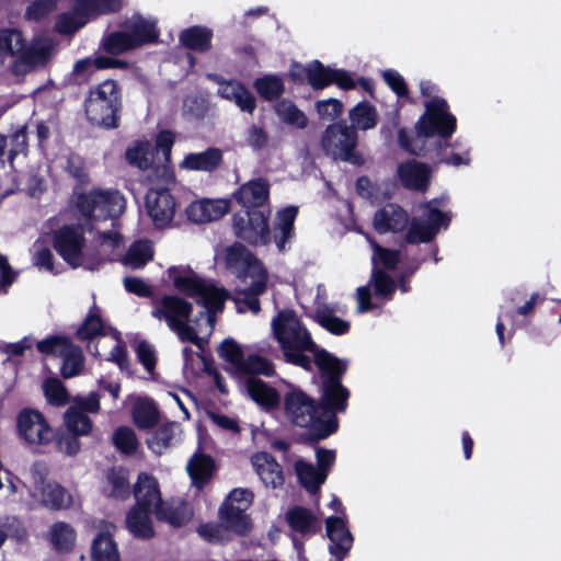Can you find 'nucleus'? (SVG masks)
<instances>
[{
	"instance_id": "obj_1",
	"label": "nucleus",
	"mask_w": 561,
	"mask_h": 561,
	"mask_svg": "<svg viewBox=\"0 0 561 561\" xmlns=\"http://www.w3.org/2000/svg\"><path fill=\"white\" fill-rule=\"evenodd\" d=\"M167 273L173 287L203 305L205 311L201 312L195 325H190L187 320L192 305L181 297L167 295L153 302L151 314L164 321L182 342L202 347L214 330L216 313L222 311L229 295L222 287L199 277L188 266H172Z\"/></svg>"
},
{
	"instance_id": "obj_2",
	"label": "nucleus",
	"mask_w": 561,
	"mask_h": 561,
	"mask_svg": "<svg viewBox=\"0 0 561 561\" xmlns=\"http://www.w3.org/2000/svg\"><path fill=\"white\" fill-rule=\"evenodd\" d=\"M343 373L322 374L325 377L321 412L318 413L314 401L297 388H290L284 397L286 417L295 425L310 427L318 438H325L337 428V411H343L348 398L347 390L340 383Z\"/></svg>"
},
{
	"instance_id": "obj_3",
	"label": "nucleus",
	"mask_w": 561,
	"mask_h": 561,
	"mask_svg": "<svg viewBox=\"0 0 561 561\" xmlns=\"http://www.w3.org/2000/svg\"><path fill=\"white\" fill-rule=\"evenodd\" d=\"M271 327L286 362L309 370L312 363L308 355L310 354L322 374L345 371L346 364L327 351L320 350L294 311H279L272 320Z\"/></svg>"
},
{
	"instance_id": "obj_4",
	"label": "nucleus",
	"mask_w": 561,
	"mask_h": 561,
	"mask_svg": "<svg viewBox=\"0 0 561 561\" xmlns=\"http://www.w3.org/2000/svg\"><path fill=\"white\" fill-rule=\"evenodd\" d=\"M216 260L244 283L245 287L236 299L237 310L257 313L260 311L257 296L266 290L267 282V272L263 264L240 243L218 251Z\"/></svg>"
},
{
	"instance_id": "obj_5",
	"label": "nucleus",
	"mask_w": 561,
	"mask_h": 561,
	"mask_svg": "<svg viewBox=\"0 0 561 561\" xmlns=\"http://www.w3.org/2000/svg\"><path fill=\"white\" fill-rule=\"evenodd\" d=\"M457 118L450 112L447 101L440 96H434L424 102V113L415 124L416 139L411 141L404 129L399 131V144L407 151L417 154L423 147L417 142L420 138L437 136L447 141L456 131Z\"/></svg>"
},
{
	"instance_id": "obj_6",
	"label": "nucleus",
	"mask_w": 561,
	"mask_h": 561,
	"mask_svg": "<svg viewBox=\"0 0 561 561\" xmlns=\"http://www.w3.org/2000/svg\"><path fill=\"white\" fill-rule=\"evenodd\" d=\"M173 144L174 135L169 130H162L157 135L154 142L147 139L134 141L125 152L126 160L139 170H151L158 181L170 183L174 179L170 168Z\"/></svg>"
},
{
	"instance_id": "obj_7",
	"label": "nucleus",
	"mask_w": 561,
	"mask_h": 561,
	"mask_svg": "<svg viewBox=\"0 0 561 561\" xmlns=\"http://www.w3.org/2000/svg\"><path fill=\"white\" fill-rule=\"evenodd\" d=\"M53 51L54 44L49 38H37L26 46L19 31H0V66L4 64L8 56L14 57L12 71L18 76L44 66Z\"/></svg>"
},
{
	"instance_id": "obj_8",
	"label": "nucleus",
	"mask_w": 561,
	"mask_h": 561,
	"mask_svg": "<svg viewBox=\"0 0 561 561\" xmlns=\"http://www.w3.org/2000/svg\"><path fill=\"white\" fill-rule=\"evenodd\" d=\"M366 238L370 242L374 250V254L371 256V284L374 285L376 298L373 299L369 287H358L356 290V310L358 313H364L379 307L381 304L379 300L387 299L393 293L394 282L389 276H387L381 271V268L393 270L399 262L398 251L383 249L370 240L368 236H366Z\"/></svg>"
},
{
	"instance_id": "obj_9",
	"label": "nucleus",
	"mask_w": 561,
	"mask_h": 561,
	"mask_svg": "<svg viewBox=\"0 0 561 561\" xmlns=\"http://www.w3.org/2000/svg\"><path fill=\"white\" fill-rule=\"evenodd\" d=\"M124 196L115 190L93 188L77 195L76 208L89 229L107 219H115L125 211Z\"/></svg>"
},
{
	"instance_id": "obj_10",
	"label": "nucleus",
	"mask_w": 561,
	"mask_h": 561,
	"mask_svg": "<svg viewBox=\"0 0 561 561\" xmlns=\"http://www.w3.org/2000/svg\"><path fill=\"white\" fill-rule=\"evenodd\" d=\"M121 107V94L113 80H105L93 88L85 102L88 119L99 126L115 127Z\"/></svg>"
},
{
	"instance_id": "obj_11",
	"label": "nucleus",
	"mask_w": 561,
	"mask_h": 561,
	"mask_svg": "<svg viewBox=\"0 0 561 561\" xmlns=\"http://www.w3.org/2000/svg\"><path fill=\"white\" fill-rule=\"evenodd\" d=\"M125 31L114 32L103 39L105 51L118 55L154 41L158 36L156 22L141 15H133L125 24Z\"/></svg>"
},
{
	"instance_id": "obj_12",
	"label": "nucleus",
	"mask_w": 561,
	"mask_h": 561,
	"mask_svg": "<svg viewBox=\"0 0 561 561\" xmlns=\"http://www.w3.org/2000/svg\"><path fill=\"white\" fill-rule=\"evenodd\" d=\"M446 205V198L442 197L433 199L422 206L423 216L425 220L413 218L405 240L409 243H425L430 242L438 232L440 228L447 227L451 216L448 211L443 210Z\"/></svg>"
},
{
	"instance_id": "obj_13",
	"label": "nucleus",
	"mask_w": 561,
	"mask_h": 561,
	"mask_svg": "<svg viewBox=\"0 0 561 561\" xmlns=\"http://www.w3.org/2000/svg\"><path fill=\"white\" fill-rule=\"evenodd\" d=\"M254 495L248 489H234L227 496L220 508V519L227 529L245 535L251 529V520L247 511L252 505Z\"/></svg>"
},
{
	"instance_id": "obj_14",
	"label": "nucleus",
	"mask_w": 561,
	"mask_h": 561,
	"mask_svg": "<svg viewBox=\"0 0 561 561\" xmlns=\"http://www.w3.org/2000/svg\"><path fill=\"white\" fill-rule=\"evenodd\" d=\"M357 133L345 124H332L327 127L322 136V147L334 159L351 163H359L355 152Z\"/></svg>"
},
{
	"instance_id": "obj_15",
	"label": "nucleus",
	"mask_w": 561,
	"mask_h": 561,
	"mask_svg": "<svg viewBox=\"0 0 561 561\" xmlns=\"http://www.w3.org/2000/svg\"><path fill=\"white\" fill-rule=\"evenodd\" d=\"M37 348L42 354L54 355L62 358L61 375L65 378H72L79 375L83 368V354L81 350L75 346L67 337L49 336L37 343Z\"/></svg>"
},
{
	"instance_id": "obj_16",
	"label": "nucleus",
	"mask_w": 561,
	"mask_h": 561,
	"mask_svg": "<svg viewBox=\"0 0 561 561\" xmlns=\"http://www.w3.org/2000/svg\"><path fill=\"white\" fill-rule=\"evenodd\" d=\"M19 436L30 445L45 446L55 438V432L42 412L25 408L16 416Z\"/></svg>"
},
{
	"instance_id": "obj_17",
	"label": "nucleus",
	"mask_w": 561,
	"mask_h": 561,
	"mask_svg": "<svg viewBox=\"0 0 561 561\" xmlns=\"http://www.w3.org/2000/svg\"><path fill=\"white\" fill-rule=\"evenodd\" d=\"M55 249L72 267L95 268L85 257V240L81 228L65 226L59 229L55 236Z\"/></svg>"
},
{
	"instance_id": "obj_18",
	"label": "nucleus",
	"mask_w": 561,
	"mask_h": 561,
	"mask_svg": "<svg viewBox=\"0 0 561 561\" xmlns=\"http://www.w3.org/2000/svg\"><path fill=\"white\" fill-rule=\"evenodd\" d=\"M31 495L41 504L53 510H67L73 503L72 495L60 484L48 480L43 472L35 470Z\"/></svg>"
},
{
	"instance_id": "obj_19",
	"label": "nucleus",
	"mask_w": 561,
	"mask_h": 561,
	"mask_svg": "<svg viewBox=\"0 0 561 561\" xmlns=\"http://www.w3.org/2000/svg\"><path fill=\"white\" fill-rule=\"evenodd\" d=\"M308 83L316 90L324 89L334 83L342 90H352L356 87V80L352 72L324 66L319 60H312L307 65Z\"/></svg>"
},
{
	"instance_id": "obj_20",
	"label": "nucleus",
	"mask_w": 561,
	"mask_h": 561,
	"mask_svg": "<svg viewBox=\"0 0 561 561\" xmlns=\"http://www.w3.org/2000/svg\"><path fill=\"white\" fill-rule=\"evenodd\" d=\"M146 209L154 227L167 228L176 213L175 199L165 188H150L146 195Z\"/></svg>"
},
{
	"instance_id": "obj_21",
	"label": "nucleus",
	"mask_w": 561,
	"mask_h": 561,
	"mask_svg": "<svg viewBox=\"0 0 561 561\" xmlns=\"http://www.w3.org/2000/svg\"><path fill=\"white\" fill-rule=\"evenodd\" d=\"M267 218L268 214L261 209L248 211L247 220L236 216L233 220L236 233L252 244H266L270 241Z\"/></svg>"
},
{
	"instance_id": "obj_22",
	"label": "nucleus",
	"mask_w": 561,
	"mask_h": 561,
	"mask_svg": "<svg viewBox=\"0 0 561 561\" xmlns=\"http://www.w3.org/2000/svg\"><path fill=\"white\" fill-rule=\"evenodd\" d=\"M96 534L90 549V561H121L118 545L114 539L116 527L108 522L95 524Z\"/></svg>"
},
{
	"instance_id": "obj_23",
	"label": "nucleus",
	"mask_w": 561,
	"mask_h": 561,
	"mask_svg": "<svg viewBox=\"0 0 561 561\" xmlns=\"http://www.w3.org/2000/svg\"><path fill=\"white\" fill-rule=\"evenodd\" d=\"M230 209V203L225 198H202L191 202L185 214L190 221L205 224L218 220Z\"/></svg>"
},
{
	"instance_id": "obj_24",
	"label": "nucleus",
	"mask_w": 561,
	"mask_h": 561,
	"mask_svg": "<svg viewBox=\"0 0 561 561\" xmlns=\"http://www.w3.org/2000/svg\"><path fill=\"white\" fill-rule=\"evenodd\" d=\"M327 536L330 540V553L342 561L353 546V536L348 530L343 515L330 516L325 519Z\"/></svg>"
},
{
	"instance_id": "obj_25",
	"label": "nucleus",
	"mask_w": 561,
	"mask_h": 561,
	"mask_svg": "<svg viewBox=\"0 0 561 561\" xmlns=\"http://www.w3.org/2000/svg\"><path fill=\"white\" fill-rule=\"evenodd\" d=\"M134 495L136 505L152 508L154 516L161 514V508L165 503L161 497L159 482L153 476L147 472L139 473L134 485Z\"/></svg>"
},
{
	"instance_id": "obj_26",
	"label": "nucleus",
	"mask_w": 561,
	"mask_h": 561,
	"mask_svg": "<svg viewBox=\"0 0 561 561\" xmlns=\"http://www.w3.org/2000/svg\"><path fill=\"white\" fill-rule=\"evenodd\" d=\"M251 465L266 488L277 489L284 484L282 468L270 454L263 451L253 454Z\"/></svg>"
},
{
	"instance_id": "obj_27",
	"label": "nucleus",
	"mask_w": 561,
	"mask_h": 561,
	"mask_svg": "<svg viewBox=\"0 0 561 561\" xmlns=\"http://www.w3.org/2000/svg\"><path fill=\"white\" fill-rule=\"evenodd\" d=\"M218 83V93L221 98L234 103L242 112L252 114L256 107L254 95L240 82L221 80L211 76Z\"/></svg>"
},
{
	"instance_id": "obj_28",
	"label": "nucleus",
	"mask_w": 561,
	"mask_h": 561,
	"mask_svg": "<svg viewBox=\"0 0 561 561\" xmlns=\"http://www.w3.org/2000/svg\"><path fill=\"white\" fill-rule=\"evenodd\" d=\"M408 222V213L396 204H389L379 209L373 221L375 230L379 233L401 231Z\"/></svg>"
},
{
	"instance_id": "obj_29",
	"label": "nucleus",
	"mask_w": 561,
	"mask_h": 561,
	"mask_svg": "<svg viewBox=\"0 0 561 561\" xmlns=\"http://www.w3.org/2000/svg\"><path fill=\"white\" fill-rule=\"evenodd\" d=\"M245 391L266 412L277 409L280 404L282 397L279 392L261 379L249 378L245 383Z\"/></svg>"
},
{
	"instance_id": "obj_30",
	"label": "nucleus",
	"mask_w": 561,
	"mask_h": 561,
	"mask_svg": "<svg viewBox=\"0 0 561 561\" xmlns=\"http://www.w3.org/2000/svg\"><path fill=\"white\" fill-rule=\"evenodd\" d=\"M152 508L134 505L126 515V527L137 538L148 539L154 535Z\"/></svg>"
},
{
	"instance_id": "obj_31",
	"label": "nucleus",
	"mask_w": 561,
	"mask_h": 561,
	"mask_svg": "<svg viewBox=\"0 0 561 561\" xmlns=\"http://www.w3.org/2000/svg\"><path fill=\"white\" fill-rule=\"evenodd\" d=\"M270 186L263 179H256L244 183L234 193V198L245 208L261 207L268 199Z\"/></svg>"
},
{
	"instance_id": "obj_32",
	"label": "nucleus",
	"mask_w": 561,
	"mask_h": 561,
	"mask_svg": "<svg viewBox=\"0 0 561 561\" xmlns=\"http://www.w3.org/2000/svg\"><path fill=\"white\" fill-rule=\"evenodd\" d=\"M398 175L405 187L423 191L428 186L431 170L425 164L411 160L398 167Z\"/></svg>"
},
{
	"instance_id": "obj_33",
	"label": "nucleus",
	"mask_w": 561,
	"mask_h": 561,
	"mask_svg": "<svg viewBox=\"0 0 561 561\" xmlns=\"http://www.w3.org/2000/svg\"><path fill=\"white\" fill-rule=\"evenodd\" d=\"M186 470L192 480V484L197 489H202L213 478L216 465L209 455L196 451L190 458Z\"/></svg>"
},
{
	"instance_id": "obj_34",
	"label": "nucleus",
	"mask_w": 561,
	"mask_h": 561,
	"mask_svg": "<svg viewBox=\"0 0 561 561\" xmlns=\"http://www.w3.org/2000/svg\"><path fill=\"white\" fill-rule=\"evenodd\" d=\"M298 214L296 206H287L277 211L274 219V240L278 250L283 251L294 236V222Z\"/></svg>"
},
{
	"instance_id": "obj_35",
	"label": "nucleus",
	"mask_w": 561,
	"mask_h": 561,
	"mask_svg": "<svg viewBox=\"0 0 561 561\" xmlns=\"http://www.w3.org/2000/svg\"><path fill=\"white\" fill-rule=\"evenodd\" d=\"M221 151L209 148L203 152L188 153L180 163V168L188 171L209 172L216 169L221 162Z\"/></svg>"
},
{
	"instance_id": "obj_36",
	"label": "nucleus",
	"mask_w": 561,
	"mask_h": 561,
	"mask_svg": "<svg viewBox=\"0 0 561 561\" xmlns=\"http://www.w3.org/2000/svg\"><path fill=\"white\" fill-rule=\"evenodd\" d=\"M286 520L290 528L302 535L316 534L319 528V519L309 510L295 506L286 513Z\"/></svg>"
},
{
	"instance_id": "obj_37",
	"label": "nucleus",
	"mask_w": 561,
	"mask_h": 561,
	"mask_svg": "<svg viewBox=\"0 0 561 561\" xmlns=\"http://www.w3.org/2000/svg\"><path fill=\"white\" fill-rule=\"evenodd\" d=\"M48 539L55 550L59 552H67L75 547L77 533L70 524L57 522L50 526Z\"/></svg>"
},
{
	"instance_id": "obj_38",
	"label": "nucleus",
	"mask_w": 561,
	"mask_h": 561,
	"mask_svg": "<svg viewBox=\"0 0 561 561\" xmlns=\"http://www.w3.org/2000/svg\"><path fill=\"white\" fill-rule=\"evenodd\" d=\"M154 249L149 240L134 242L123 257V264L130 268H140L153 259Z\"/></svg>"
},
{
	"instance_id": "obj_39",
	"label": "nucleus",
	"mask_w": 561,
	"mask_h": 561,
	"mask_svg": "<svg viewBox=\"0 0 561 561\" xmlns=\"http://www.w3.org/2000/svg\"><path fill=\"white\" fill-rule=\"evenodd\" d=\"M354 130H369L377 126L378 114L376 107L368 102H359L348 114Z\"/></svg>"
},
{
	"instance_id": "obj_40",
	"label": "nucleus",
	"mask_w": 561,
	"mask_h": 561,
	"mask_svg": "<svg viewBox=\"0 0 561 561\" xmlns=\"http://www.w3.org/2000/svg\"><path fill=\"white\" fill-rule=\"evenodd\" d=\"M181 438V428L178 424L171 423L160 427L149 439V448L158 455L163 454L170 446L176 444Z\"/></svg>"
},
{
	"instance_id": "obj_41",
	"label": "nucleus",
	"mask_w": 561,
	"mask_h": 561,
	"mask_svg": "<svg viewBox=\"0 0 561 561\" xmlns=\"http://www.w3.org/2000/svg\"><path fill=\"white\" fill-rule=\"evenodd\" d=\"M274 110L277 117L286 125L298 129H304L308 125L306 114L290 100H280L275 104Z\"/></svg>"
},
{
	"instance_id": "obj_42",
	"label": "nucleus",
	"mask_w": 561,
	"mask_h": 561,
	"mask_svg": "<svg viewBox=\"0 0 561 561\" xmlns=\"http://www.w3.org/2000/svg\"><path fill=\"white\" fill-rule=\"evenodd\" d=\"M213 33L203 26H192L180 34V42L186 48L205 51L210 47Z\"/></svg>"
},
{
	"instance_id": "obj_43",
	"label": "nucleus",
	"mask_w": 561,
	"mask_h": 561,
	"mask_svg": "<svg viewBox=\"0 0 561 561\" xmlns=\"http://www.w3.org/2000/svg\"><path fill=\"white\" fill-rule=\"evenodd\" d=\"M218 353L229 366V370L234 375H239L245 359L241 345L233 339H226L220 343Z\"/></svg>"
},
{
	"instance_id": "obj_44",
	"label": "nucleus",
	"mask_w": 561,
	"mask_h": 561,
	"mask_svg": "<svg viewBox=\"0 0 561 561\" xmlns=\"http://www.w3.org/2000/svg\"><path fill=\"white\" fill-rule=\"evenodd\" d=\"M134 401L133 419L135 424L141 428L153 426L158 421V414L153 403L144 398L130 397Z\"/></svg>"
},
{
	"instance_id": "obj_45",
	"label": "nucleus",
	"mask_w": 561,
	"mask_h": 561,
	"mask_svg": "<svg viewBox=\"0 0 561 561\" xmlns=\"http://www.w3.org/2000/svg\"><path fill=\"white\" fill-rule=\"evenodd\" d=\"M103 492L107 496L125 499L129 494V482L126 471L114 469L107 473L103 483Z\"/></svg>"
},
{
	"instance_id": "obj_46",
	"label": "nucleus",
	"mask_w": 561,
	"mask_h": 561,
	"mask_svg": "<svg viewBox=\"0 0 561 561\" xmlns=\"http://www.w3.org/2000/svg\"><path fill=\"white\" fill-rule=\"evenodd\" d=\"M295 470L300 483L309 492H316L327 479V472L319 471L311 463L304 460L296 462Z\"/></svg>"
},
{
	"instance_id": "obj_47",
	"label": "nucleus",
	"mask_w": 561,
	"mask_h": 561,
	"mask_svg": "<svg viewBox=\"0 0 561 561\" xmlns=\"http://www.w3.org/2000/svg\"><path fill=\"white\" fill-rule=\"evenodd\" d=\"M90 19L81 9V3L76 0L73 11L61 14L56 22V30L62 34H70L84 26Z\"/></svg>"
},
{
	"instance_id": "obj_48",
	"label": "nucleus",
	"mask_w": 561,
	"mask_h": 561,
	"mask_svg": "<svg viewBox=\"0 0 561 561\" xmlns=\"http://www.w3.org/2000/svg\"><path fill=\"white\" fill-rule=\"evenodd\" d=\"M104 329L100 309L93 304L83 322L79 325L77 336L82 341L92 340L102 334Z\"/></svg>"
},
{
	"instance_id": "obj_49",
	"label": "nucleus",
	"mask_w": 561,
	"mask_h": 561,
	"mask_svg": "<svg viewBox=\"0 0 561 561\" xmlns=\"http://www.w3.org/2000/svg\"><path fill=\"white\" fill-rule=\"evenodd\" d=\"M64 419L67 431L73 435H88L92 430L91 420L76 407H70Z\"/></svg>"
},
{
	"instance_id": "obj_50",
	"label": "nucleus",
	"mask_w": 561,
	"mask_h": 561,
	"mask_svg": "<svg viewBox=\"0 0 561 561\" xmlns=\"http://www.w3.org/2000/svg\"><path fill=\"white\" fill-rule=\"evenodd\" d=\"M192 510L187 504L180 503L174 507H167V504L161 508V514H157V518L165 520L172 526H182L192 518Z\"/></svg>"
},
{
	"instance_id": "obj_51",
	"label": "nucleus",
	"mask_w": 561,
	"mask_h": 561,
	"mask_svg": "<svg viewBox=\"0 0 561 561\" xmlns=\"http://www.w3.org/2000/svg\"><path fill=\"white\" fill-rule=\"evenodd\" d=\"M253 85L257 93L266 100L275 99L284 92V82L277 76L268 75L259 78Z\"/></svg>"
},
{
	"instance_id": "obj_52",
	"label": "nucleus",
	"mask_w": 561,
	"mask_h": 561,
	"mask_svg": "<svg viewBox=\"0 0 561 561\" xmlns=\"http://www.w3.org/2000/svg\"><path fill=\"white\" fill-rule=\"evenodd\" d=\"M316 319L321 327H323L333 334H344L350 329V324L347 321L335 317L327 308L319 307L316 311Z\"/></svg>"
},
{
	"instance_id": "obj_53",
	"label": "nucleus",
	"mask_w": 561,
	"mask_h": 561,
	"mask_svg": "<svg viewBox=\"0 0 561 561\" xmlns=\"http://www.w3.org/2000/svg\"><path fill=\"white\" fill-rule=\"evenodd\" d=\"M81 9L85 11L91 20L101 14L115 12L121 9L122 0H79Z\"/></svg>"
},
{
	"instance_id": "obj_54",
	"label": "nucleus",
	"mask_w": 561,
	"mask_h": 561,
	"mask_svg": "<svg viewBox=\"0 0 561 561\" xmlns=\"http://www.w3.org/2000/svg\"><path fill=\"white\" fill-rule=\"evenodd\" d=\"M43 391L47 402L51 405L61 407L68 402V393L58 379H47L43 383Z\"/></svg>"
},
{
	"instance_id": "obj_55",
	"label": "nucleus",
	"mask_w": 561,
	"mask_h": 561,
	"mask_svg": "<svg viewBox=\"0 0 561 561\" xmlns=\"http://www.w3.org/2000/svg\"><path fill=\"white\" fill-rule=\"evenodd\" d=\"M247 374H259L264 376H273L274 375V366L266 358L260 355H249L245 357L243 367L241 368L239 375Z\"/></svg>"
},
{
	"instance_id": "obj_56",
	"label": "nucleus",
	"mask_w": 561,
	"mask_h": 561,
	"mask_svg": "<svg viewBox=\"0 0 561 561\" xmlns=\"http://www.w3.org/2000/svg\"><path fill=\"white\" fill-rule=\"evenodd\" d=\"M113 442L117 449L128 455L135 453L138 447V440L134 431L126 426L115 431Z\"/></svg>"
},
{
	"instance_id": "obj_57",
	"label": "nucleus",
	"mask_w": 561,
	"mask_h": 561,
	"mask_svg": "<svg viewBox=\"0 0 561 561\" xmlns=\"http://www.w3.org/2000/svg\"><path fill=\"white\" fill-rule=\"evenodd\" d=\"M33 263L38 268L54 272L53 253L49 250L47 242L37 240L33 245Z\"/></svg>"
},
{
	"instance_id": "obj_58",
	"label": "nucleus",
	"mask_w": 561,
	"mask_h": 561,
	"mask_svg": "<svg viewBox=\"0 0 561 561\" xmlns=\"http://www.w3.org/2000/svg\"><path fill=\"white\" fill-rule=\"evenodd\" d=\"M343 103L337 99L321 100L316 103V111L321 119L334 121L343 113Z\"/></svg>"
},
{
	"instance_id": "obj_59",
	"label": "nucleus",
	"mask_w": 561,
	"mask_h": 561,
	"mask_svg": "<svg viewBox=\"0 0 561 561\" xmlns=\"http://www.w3.org/2000/svg\"><path fill=\"white\" fill-rule=\"evenodd\" d=\"M381 77L386 84L398 95L404 96L408 94V87L401 73L393 69H385L381 71Z\"/></svg>"
},
{
	"instance_id": "obj_60",
	"label": "nucleus",
	"mask_w": 561,
	"mask_h": 561,
	"mask_svg": "<svg viewBox=\"0 0 561 561\" xmlns=\"http://www.w3.org/2000/svg\"><path fill=\"white\" fill-rule=\"evenodd\" d=\"M57 8V0H37L26 11L28 19L41 20L54 12Z\"/></svg>"
},
{
	"instance_id": "obj_61",
	"label": "nucleus",
	"mask_w": 561,
	"mask_h": 561,
	"mask_svg": "<svg viewBox=\"0 0 561 561\" xmlns=\"http://www.w3.org/2000/svg\"><path fill=\"white\" fill-rule=\"evenodd\" d=\"M68 432V434H59L57 437V448L60 453L75 456L80 451L81 444L77 437Z\"/></svg>"
},
{
	"instance_id": "obj_62",
	"label": "nucleus",
	"mask_w": 561,
	"mask_h": 561,
	"mask_svg": "<svg viewBox=\"0 0 561 561\" xmlns=\"http://www.w3.org/2000/svg\"><path fill=\"white\" fill-rule=\"evenodd\" d=\"M208 416L210 421L219 428L230 432V433H239L240 426L238 420L236 417L218 413V412H209Z\"/></svg>"
},
{
	"instance_id": "obj_63",
	"label": "nucleus",
	"mask_w": 561,
	"mask_h": 561,
	"mask_svg": "<svg viewBox=\"0 0 561 561\" xmlns=\"http://www.w3.org/2000/svg\"><path fill=\"white\" fill-rule=\"evenodd\" d=\"M16 278L5 256L0 254V294H5Z\"/></svg>"
},
{
	"instance_id": "obj_64",
	"label": "nucleus",
	"mask_w": 561,
	"mask_h": 561,
	"mask_svg": "<svg viewBox=\"0 0 561 561\" xmlns=\"http://www.w3.org/2000/svg\"><path fill=\"white\" fill-rule=\"evenodd\" d=\"M137 356L148 371H152L156 364V355L151 345L140 342L136 348Z\"/></svg>"
}]
</instances>
